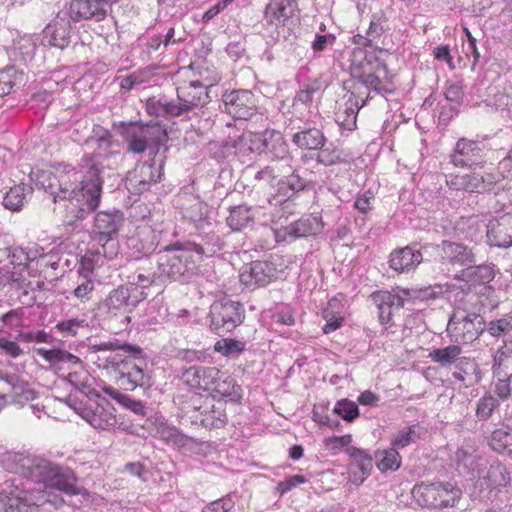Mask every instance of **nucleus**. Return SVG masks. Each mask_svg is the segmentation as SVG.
Listing matches in <instances>:
<instances>
[{
    "mask_svg": "<svg viewBox=\"0 0 512 512\" xmlns=\"http://www.w3.org/2000/svg\"><path fill=\"white\" fill-rule=\"evenodd\" d=\"M1 463L7 471L33 483L43 484L69 496L81 494L82 489L77 485L78 477L74 471L44 457L30 452L7 451L2 455Z\"/></svg>",
    "mask_w": 512,
    "mask_h": 512,
    "instance_id": "f257e3e1",
    "label": "nucleus"
},
{
    "mask_svg": "<svg viewBox=\"0 0 512 512\" xmlns=\"http://www.w3.org/2000/svg\"><path fill=\"white\" fill-rule=\"evenodd\" d=\"M90 350L122 352L108 357L106 361L118 375L117 381L124 390L133 391L140 388L147 391L152 387V376L147 369L148 357L140 346L114 339L92 344Z\"/></svg>",
    "mask_w": 512,
    "mask_h": 512,
    "instance_id": "f03ea898",
    "label": "nucleus"
},
{
    "mask_svg": "<svg viewBox=\"0 0 512 512\" xmlns=\"http://www.w3.org/2000/svg\"><path fill=\"white\" fill-rule=\"evenodd\" d=\"M102 166L92 164L84 175L79 174L77 181L68 182L63 194H60L70 222L86 218L100 204L103 178Z\"/></svg>",
    "mask_w": 512,
    "mask_h": 512,
    "instance_id": "7ed1b4c3",
    "label": "nucleus"
},
{
    "mask_svg": "<svg viewBox=\"0 0 512 512\" xmlns=\"http://www.w3.org/2000/svg\"><path fill=\"white\" fill-rule=\"evenodd\" d=\"M113 129L127 143L126 151L137 155L151 148L157 157L161 146H164L168 140L165 125L158 121H119L113 123Z\"/></svg>",
    "mask_w": 512,
    "mask_h": 512,
    "instance_id": "20e7f679",
    "label": "nucleus"
},
{
    "mask_svg": "<svg viewBox=\"0 0 512 512\" xmlns=\"http://www.w3.org/2000/svg\"><path fill=\"white\" fill-rule=\"evenodd\" d=\"M123 223L124 215L118 209L103 210L96 214L92 226V235L93 239L101 246L97 250L98 255H103L109 260L118 255L119 242L117 236Z\"/></svg>",
    "mask_w": 512,
    "mask_h": 512,
    "instance_id": "39448f33",
    "label": "nucleus"
},
{
    "mask_svg": "<svg viewBox=\"0 0 512 512\" xmlns=\"http://www.w3.org/2000/svg\"><path fill=\"white\" fill-rule=\"evenodd\" d=\"M143 301L141 294L131 293L124 284L112 289L97 304L98 315L105 321L119 320L122 324L130 323L129 314Z\"/></svg>",
    "mask_w": 512,
    "mask_h": 512,
    "instance_id": "423d86ee",
    "label": "nucleus"
},
{
    "mask_svg": "<svg viewBox=\"0 0 512 512\" xmlns=\"http://www.w3.org/2000/svg\"><path fill=\"white\" fill-rule=\"evenodd\" d=\"M486 329V321L475 309L456 306L449 317L446 331L450 337L461 343H472Z\"/></svg>",
    "mask_w": 512,
    "mask_h": 512,
    "instance_id": "0eeeda50",
    "label": "nucleus"
},
{
    "mask_svg": "<svg viewBox=\"0 0 512 512\" xmlns=\"http://www.w3.org/2000/svg\"><path fill=\"white\" fill-rule=\"evenodd\" d=\"M183 242H175L160 247L157 259V266L160 275L178 281L184 278L196 267V259Z\"/></svg>",
    "mask_w": 512,
    "mask_h": 512,
    "instance_id": "6e6552de",
    "label": "nucleus"
},
{
    "mask_svg": "<svg viewBox=\"0 0 512 512\" xmlns=\"http://www.w3.org/2000/svg\"><path fill=\"white\" fill-rule=\"evenodd\" d=\"M167 151L168 147L165 146L158 159L154 156L151 162L138 163L132 171L128 172L125 185L131 193L143 194L150 189L152 184L161 180Z\"/></svg>",
    "mask_w": 512,
    "mask_h": 512,
    "instance_id": "1a4fd4ad",
    "label": "nucleus"
},
{
    "mask_svg": "<svg viewBox=\"0 0 512 512\" xmlns=\"http://www.w3.org/2000/svg\"><path fill=\"white\" fill-rule=\"evenodd\" d=\"M210 329L218 335L233 331L245 318L241 303L232 300L215 301L209 311Z\"/></svg>",
    "mask_w": 512,
    "mask_h": 512,
    "instance_id": "9d476101",
    "label": "nucleus"
},
{
    "mask_svg": "<svg viewBox=\"0 0 512 512\" xmlns=\"http://www.w3.org/2000/svg\"><path fill=\"white\" fill-rule=\"evenodd\" d=\"M69 12L59 11L45 26L41 34V44L64 50L77 39V30L72 26Z\"/></svg>",
    "mask_w": 512,
    "mask_h": 512,
    "instance_id": "9b49d317",
    "label": "nucleus"
},
{
    "mask_svg": "<svg viewBox=\"0 0 512 512\" xmlns=\"http://www.w3.org/2000/svg\"><path fill=\"white\" fill-rule=\"evenodd\" d=\"M250 149L257 154L269 155L273 160L291 162L289 146L283 134L275 129H266L250 136Z\"/></svg>",
    "mask_w": 512,
    "mask_h": 512,
    "instance_id": "f8f14e48",
    "label": "nucleus"
},
{
    "mask_svg": "<svg viewBox=\"0 0 512 512\" xmlns=\"http://www.w3.org/2000/svg\"><path fill=\"white\" fill-rule=\"evenodd\" d=\"M0 497V512H39V506L46 502V492L42 489L24 487L7 491Z\"/></svg>",
    "mask_w": 512,
    "mask_h": 512,
    "instance_id": "ddd939ff",
    "label": "nucleus"
},
{
    "mask_svg": "<svg viewBox=\"0 0 512 512\" xmlns=\"http://www.w3.org/2000/svg\"><path fill=\"white\" fill-rule=\"evenodd\" d=\"M29 176L38 188L43 189L52 197L53 202H57L62 200L60 194H63L68 182L78 180L79 172L74 168L58 170L57 173L50 170H37L31 172Z\"/></svg>",
    "mask_w": 512,
    "mask_h": 512,
    "instance_id": "4468645a",
    "label": "nucleus"
},
{
    "mask_svg": "<svg viewBox=\"0 0 512 512\" xmlns=\"http://www.w3.org/2000/svg\"><path fill=\"white\" fill-rule=\"evenodd\" d=\"M277 266L269 260H256L243 266L239 279L249 289L264 287L278 278Z\"/></svg>",
    "mask_w": 512,
    "mask_h": 512,
    "instance_id": "2eb2a0df",
    "label": "nucleus"
},
{
    "mask_svg": "<svg viewBox=\"0 0 512 512\" xmlns=\"http://www.w3.org/2000/svg\"><path fill=\"white\" fill-rule=\"evenodd\" d=\"M220 109L239 120H248L257 112L254 95L249 90H233L223 94Z\"/></svg>",
    "mask_w": 512,
    "mask_h": 512,
    "instance_id": "dca6fc26",
    "label": "nucleus"
},
{
    "mask_svg": "<svg viewBox=\"0 0 512 512\" xmlns=\"http://www.w3.org/2000/svg\"><path fill=\"white\" fill-rule=\"evenodd\" d=\"M485 145L476 140L460 138L455 145L450 161L456 167L476 168L486 163Z\"/></svg>",
    "mask_w": 512,
    "mask_h": 512,
    "instance_id": "f3484780",
    "label": "nucleus"
},
{
    "mask_svg": "<svg viewBox=\"0 0 512 512\" xmlns=\"http://www.w3.org/2000/svg\"><path fill=\"white\" fill-rule=\"evenodd\" d=\"M286 129L291 133L292 143L303 150L322 149L327 142L324 132L309 122L291 120Z\"/></svg>",
    "mask_w": 512,
    "mask_h": 512,
    "instance_id": "a211bd4d",
    "label": "nucleus"
},
{
    "mask_svg": "<svg viewBox=\"0 0 512 512\" xmlns=\"http://www.w3.org/2000/svg\"><path fill=\"white\" fill-rule=\"evenodd\" d=\"M386 73V65L380 62L378 59L375 60L374 65L371 62H367L362 65L361 69L354 68L352 75L356 79L353 85L354 89L365 88L370 92H375L384 96L387 93H391L389 89L380 79V73Z\"/></svg>",
    "mask_w": 512,
    "mask_h": 512,
    "instance_id": "6ab92c4d",
    "label": "nucleus"
},
{
    "mask_svg": "<svg viewBox=\"0 0 512 512\" xmlns=\"http://www.w3.org/2000/svg\"><path fill=\"white\" fill-rule=\"evenodd\" d=\"M106 2L100 0H72L69 5V16L75 22L93 21L101 22L107 18L115 23L114 18L110 15L112 12L107 7Z\"/></svg>",
    "mask_w": 512,
    "mask_h": 512,
    "instance_id": "aec40b11",
    "label": "nucleus"
},
{
    "mask_svg": "<svg viewBox=\"0 0 512 512\" xmlns=\"http://www.w3.org/2000/svg\"><path fill=\"white\" fill-rule=\"evenodd\" d=\"M286 166L290 173L277 181L276 192L273 195V199L279 203L295 199L299 193L305 191L309 186V181L300 175L298 169L292 168L290 162H287Z\"/></svg>",
    "mask_w": 512,
    "mask_h": 512,
    "instance_id": "412c9836",
    "label": "nucleus"
},
{
    "mask_svg": "<svg viewBox=\"0 0 512 512\" xmlns=\"http://www.w3.org/2000/svg\"><path fill=\"white\" fill-rule=\"evenodd\" d=\"M486 228L487 243L498 248L512 246V214L507 213L489 222Z\"/></svg>",
    "mask_w": 512,
    "mask_h": 512,
    "instance_id": "4be33fe9",
    "label": "nucleus"
},
{
    "mask_svg": "<svg viewBox=\"0 0 512 512\" xmlns=\"http://www.w3.org/2000/svg\"><path fill=\"white\" fill-rule=\"evenodd\" d=\"M198 239V242H183L182 246L186 247V250H189L191 254L194 253L193 256L197 262L202 260L204 257H212L224 246V242L221 237L212 230L200 232L198 234Z\"/></svg>",
    "mask_w": 512,
    "mask_h": 512,
    "instance_id": "5701e85b",
    "label": "nucleus"
},
{
    "mask_svg": "<svg viewBox=\"0 0 512 512\" xmlns=\"http://www.w3.org/2000/svg\"><path fill=\"white\" fill-rule=\"evenodd\" d=\"M372 303L377 309V316L380 324L387 328L391 324L393 317V308H401L404 305V300L389 291H376L370 295Z\"/></svg>",
    "mask_w": 512,
    "mask_h": 512,
    "instance_id": "b1692460",
    "label": "nucleus"
},
{
    "mask_svg": "<svg viewBox=\"0 0 512 512\" xmlns=\"http://www.w3.org/2000/svg\"><path fill=\"white\" fill-rule=\"evenodd\" d=\"M345 452L352 460L349 477L352 483L360 485L370 475L372 470V456L365 450L357 447H348Z\"/></svg>",
    "mask_w": 512,
    "mask_h": 512,
    "instance_id": "393cba45",
    "label": "nucleus"
},
{
    "mask_svg": "<svg viewBox=\"0 0 512 512\" xmlns=\"http://www.w3.org/2000/svg\"><path fill=\"white\" fill-rule=\"evenodd\" d=\"M325 227L318 214H306L284 228V234L292 238H304L320 234Z\"/></svg>",
    "mask_w": 512,
    "mask_h": 512,
    "instance_id": "a878e982",
    "label": "nucleus"
},
{
    "mask_svg": "<svg viewBox=\"0 0 512 512\" xmlns=\"http://www.w3.org/2000/svg\"><path fill=\"white\" fill-rule=\"evenodd\" d=\"M423 260L422 253L413 246L393 250L389 256V266L396 272L403 273L415 269Z\"/></svg>",
    "mask_w": 512,
    "mask_h": 512,
    "instance_id": "bb28decb",
    "label": "nucleus"
},
{
    "mask_svg": "<svg viewBox=\"0 0 512 512\" xmlns=\"http://www.w3.org/2000/svg\"><path fill=\"white\" fill-rule=\"evenodd\" d=\"M208 401L204 406L194 407L196 415L191 416L193 423H199L206 428H220L227 420L223 404L219 403L217 406Z\"/></svg>",
    "mask_w": 512,
    "mask_h": 512,
    "instance_id": "cd10ccee",
    "label": "nucleus"
},
{
    "mask_svg": "<svg viewBox=\"0 0 512 512\" xmlns=\"http://www.w3.org/2000/svg\"><path fill=\"white\" fill-rule=\"evenodd\" d=\"M177 98L182 101V106L192 110L204 107L210 101L207 87L200 81H192L187 87L177 89Z\"/></svg>",
    "mask_w": 512,
    "mask_h": 512,
    "instance_id": "c85d7f7f",
    "label": "nucleus"
},
{
    "mask_svg": "<svg viewBox=\"0 0 512 512\" xmlns=\"http://www.w3.org/2000/svg\"><path fill=\"white\" fill-rule=\"evenodd\" d=\"M296 10V0H271L265 7L264 18L269 25H284Z\"/></svg>",
    "mask_w": 512,
    "mask_h": 512,
    "instance_id": "c756f323",
    "label": "nucleus"
},
{
    "mask_svg": "<svg viewBox=\"0 0 512 512\" xmlns=\"http://www.w3.org/2000/svg\"><path fill=\"white\" fill-rule=\"evenodd\" d=\"M502 177V174L494 171V169H488L481 172L473 171L468 173V192H490Z\"/></svg>",
    "mask_w": 512,
    "mask_h": 512,
    "instance_id": "7c9ffc66",
    "label": "nucleus"
},
{
    "mask_svg": "<svg viewBox=\"0 0 512 512\" xmlns=\"http://www.w3.org/2000/svg\"><path fill=\"white\" fill-rule=\"evenodd\" d=\"M441 250L443 258L452 264L469 266L475 263L472 250L463 244L444 240L441 243Z\"/></svg>",
    "mask_w": 512,
    "mask_h": 512,
    "instance_id": "2f4dec72",
    "label": "nucleus"
},
{
    "mask_svg": "<svg viewBox=\"0 0 512 512\" xmlns=\"http://www.w3.org/2000/svg\"><path fill=\"white\" fill-rule=\"evenodd\" d=\"M36 51V42L31 37H22L14 41L9 55L15 64L29 66L34 61Z\"/></svg>",
    "mask_w": 512,
    "mask_h": 512,
    "instance_id": "473e14b6",
    "label": "nucleus"
},
{
    "mask_svg": "<svg viewBox=\"0 0 512 512\" xmlns=\"http://www.w3.org/2000/svg\"><path fill=\"white\" fill-rule=\"evenodd\" d=\"M486 442L493 451L512 459V429L496 428L486 437Z\"/></svg>",
    "mask_w": 512,
    "mask_h": 512,
    "instance_id": "72a5a7b5",
    "label": "nucleus"
},
{
    "mask_svg": "<svg viewBox=\"0 0 512 512\" xmlns=\"http://www.w3.org/2000/svg\"><path fill=\"white\" fill-rule=\"evenodd\" d=\"M36 352L52 366L68 364L69 367H82V361L80 360L79 357L60 348H38Z\"/></svg>",
    "mask_w": 512,
    "mask_h": 512,
    "instance_id": "f704fd0d",
    "label": "nucleus"
},
{
    "mask_svg": "<svg viewBox=\"0 0 512 512\" xmlns=\"http://www.w3.org/2000/svg\"><path fill=\"white\" fill-rule=\"evenodd\" d=\"M24 74L16 68V65H9L0 70V97L14 92L23 83Z\"/></svg>",
    "mask_w": 512,
    "mask_h": 512,
    "instance_id": "c9c22d12",
    "label": "nucleus"
},
{
    "mask_svg": "<svg viewBox=\"0 0 512 512\" xmlns=\"http://www.w3.org/2000/svg\"><path fill=\"white\" fill-rule=\"evenodd\" d=\"M437 509L454 507L462 497V490L451 482H437Z\"/></svg>",
    "mask_w": 512,
    "mask_h": 512,
    "instance_id": "e433bc0d",
    "label": "nucleus"
},
{
    "mask_svg": "<svg viewBox=\"0 0 512 512\" xmlns=\"http://www.w3.org/2000/svg\"><path fill=\"white\" fill-rule=\"evenodd\" d=\"M412 495L419 506L437 509V482L416 484L412 489Z\"/></svg>",
    "mask_w": 512,
    "mask_h": 512,
    "instance_id": "4c0bfd02",
    "label": "nucleus"
},
{
    "mask_svg": "<svg viewBox=\"0 0 512 512\" xmlns=\"http://www.w3.org/2000/svg\"><path fill=\"white\" fill-rule=\"evenodd\" d=\"M367 100L368 96L362 98L360 95L355 97L354 101L351 98L349 99L351 105L347 106L343 112H339L336 118V122L342 129L352 131L356 127L357 113L366 104Z\"/></svg>",
    "mask_w": 512,
    "mask_h": 512,
    "instance_id": "58836bf2",
    "label": "nucleus"
},
{
    "mask_svg": "<svg viewBox=\"0 0 512 512\" xmlns=\"http://www.w3.org/2000/svg\"><path fill=\"white\" fill-rule=\"evenodd\" d=\"M9 265L14 269L23 270L28 263L36 260L38 257V247L25 250L22 247H9L5 249Z\"/></svg>",
    "mask_w": 512,
    "mask_h": 512,
    "instance_id": "ea45409f",
    "label": "nucleus"
},
{
    "mask_svg": "<svg viewBox=\"0 0 512 512\" xmlns=\"http://www.w3.org/2000/svg\"><path fill=\"white\" fill-rule=\"evenodd\" d=\"M253 221L252 207L246 204L229 208V215L226 223L232 231H241Z\"/></svg>",
    "mask_w": 512,
    "mask_h": 512,
    "instance_id": "a19ab883",
    "label": "nucleus"
},
{
    "mask_svg": "<svg viewBox=\"0 0 512 512\" xmlns=\"http://www.w3.org/2000/svg\"><path fill=\"white\" fill-rule=\"evenodd\" d=\"M462 354V348L458 344H452L444 348L434 349L429 353V358L432 362L439 364L442 367L456 364Z\"/></svg>",
    "mask_w": 512,
    "mask_h": 512,
    "instance_id": "79ce46f5",
    "label": "nucleus"
},
{
    "mask_svg": "<svg viewBox=\"0 0 512 512\" xmlns=\"http://www.w3.org/2000/svg\"><path fill=\"white\" fill-rule=\"evenodd\" d=\"M213 392L222 397L228 398L232 402H240L243 396L241 386L236 383L234 378L226 375L225 373H222Z\"/></svg>",
    "mask_w": 512,
    "mask_h": 512,
    "instance_id": "37998d69",
    "label": "nucleus"
},
{
    "mask_svg": "<svg viewBox=\"0 0 512 512\" xmlns=\"http://www.w3.org/2000/svg\"><path fill=\"white\" fill-rule=\"evenodd\" d=\"M455 365L458 371H454L452 376L457 381L463 383L466 381L470 383L480 381V369L473 359L463 357Z\"/></svg>",
    "mask_w": 512,
    "mask_h": 512,
    "instance_id": "c03bdc74",
    "label": "nucleus"
},
{
    "mask_svg": "<svg viewBox=\"0 0 512 512\" xmlns=\"http://www.w3.org/2000/svg\"><path fill=\"white\" fill-rule=\"evenodd\" d=\"M208 212L209 210L206 204L195 201L184 209V217L192 222L197 229L205 230L206 226H211Z\"/></svg>",
    "mask_w": 512,
    "mask_h": 512,
    "instance_id": "a18cd8bd",
    "label": "nucleus"
},
{
    "mask_svg": "<svg viewBox=\"0 0 512 512\" xmlns=\"http://www.w3.org/2000/svg\"><path fill=\"white\" fill-rule=\"evenodd\" d=\"M103 392L115 400L119 405L132 411L134 414L139 416L145 415L146 409L141 401L134 400L130 396L121 393L119 390L111 386L104 387Z\"/></svg>",
    "mask_w": 512,
    "mask_h": 512,
    "instance_id": "49530a36",
    "label": "nucleus"
},
{
    "mask_svg": "<svg viewBox=\"0 0 512 512\" xmlns=\"http://www.w3.org/2000/svg\"><path fill=\"white\" fill-rule=\"evenodd\" d=\"M84 418L91 426L100 430H109L116 424L115 416L102 406H97L94 410L88 411Z\"/></svg>",
    "mask_w": 512,
    "mask_h": 512,
    "instance_id": "de8ad7c7",
    "label": "nucleus"
},
{
    "mask_svg": "<svg viewBox=\"0 0 512 512\" xmlns=\"http://www.w3.org/2000/svg\"><path fill=\"white\" fill-rule=\"evenodd\" d=\"M156 275L155 273L144 274L141 272L134 273L129 276V280L124 285L129 288L131 293H136V295L141 294L143 300L148 297L147 289L153 285L155 282Z\"/></svg>",
    "mask_w": 512,
    "mask_h": 512,
    "instance_id": "09e8293b",
    "label": "nucleus"
},
{
    "mask_svg": "<svg viewBox=\"0 0 512 512\" xmlns=\"http://www.w3.org/2000/svg\"><path fill=\"white\" fill-rule=\"evenodd\" d=\"M500 406L499 400L491 393L480 397L475 405V416L479 421H488Z\"/></svg>",
    "mask_w": 512,
    "mask_h": 512,
    "instance_id": "8fccbe9b",
    "label": "nucleus"
},
{
    "mask_svg": "<svg viewBox=\"0 0 512 512\" xmlns=\"http://www.w3.org/2000/svg\"><path fill=\"white\" fill-rule=\"evenodd\" d=\"M484 479L487 480V484L490 488L505 487L511 481L510 472L506 466L500 462L490 465Z\"/></svg>",
    "mask_w": 512,
    "mask_h": 512,
    "instance_id": "3c124183",
    "label": "nucleus"
},
{
    "mask_svg": "<svg viewBox=\"0 0 512 512\" xmlns=\"http://www.w3.org/2000/svg\"><path fill=\"white\" fill-rule=\"evenodd\" d=\"M463 277L472 282L486 284L491 282L495 277L493 265H469L462 272Z\"/></svg>",
    "mask_w": 512,
    "mask_h": 512,
    "instance_id": "603ef678",
    "label": "nucleus"
},
{
    "mask_svg": "<svg viewBox=\"0 0 512 512\" xmlns=\"http://www.w3.org/2000/svg\"><path fill=\"white\" fill-rule=\"evenodd\" d=\"M375 458L376 466L381 472L388 470L396 471L401 466V456L393 447L376 452Z\"/></svg>",
    "mask_w": 512,
    "mask_h": 512,
    "instance_id": "864d4df0",
    "label": "nucleus"
},
{
    "mask_svg": "<svg viewBox=\"0 0 512 512\" xmlns=\"http://www.w3.org/2000/svg\"><path fill=\"white\" fill-rule=\"evenodd\" d=\"M156 435L168 444H173L178 447L185 446L188 437L181 433L176 427L170 426L166 423H159L156 427Z\"/></svg>",
    "mask_w": 512,
    "mask_h": 512,
    "instance_id": "5fc2aeb1",
    "label": "nucleus"
},
{
    "mask_svg": "<svg viewBox=\"0 0 512 512\" xmlns=\"http://www.w3.org/2000/svg\"><path fill=\"white\" fill-rule=\"evenodd\" d=\"M420 438L418 425L413 424L401 429L395 434L391 440V445L397 451L403 449Z\"/></svg>",
    "mask_w": 512,
    "mask_h": 512,
    "instance_id": "6e6d98bb",
    "label": "nucleus"
},
{
    "mask_svg": "<svg viewBox=\"0 0 512 512\" xmlns=\"http://www.w3.org/2000/svg\"><path fill=\"white\" fill-rule=\"evenodd\" d=\"M90 380L86 372L78 373L77 371L71 372L67 376V381L79 392L83 393L89 399L99 397L98 392L91 388L88 384Z\"/></svg>",
    "mask_w": 512,
    "mask_h": 512,
    "instance_id": "4d7b16f0",
    "label": "nucleus"
},
{
    "mask_svg": "<svg viewBox=\"0 0 512 512\" xmlns=\"http://www.w3.org/2000/svg\"><path fill=\"white\" fill-rule=\"evenodd\" d=\"M339 301L332 299L328 302L327 307L323 310V318L326 320V324L322 330L325 334L332 333L342 326L343 317L335 316V310L339 308Z\"/></svg>",
    "mask_w": 512,
    "mask_h": 512,
    "instance_id": "13d9d810",
    "label": "nucleus"
},
{
    "mask_svg": "<svg viewBox=\"0 0 512 512\" xmlns=\"http://www.w3.org/2000/svg\"><path fill=\"white\" fill-rule=\"evenodd\" d=\"M214 349L223 356L234 357L245 351L246 342L233 338H223L216 342Z\"/></svg>",
    "mask_w": 512,
    "mask_h": 512,
    "instance_id": "bf43d9fd",
    "label": "nucleus"
},
{
    "mask_svg": "<svg viewBox=\"0 0 512 512\" xmlns=\"http://www.w3.org/2000/svg\"><path fill=\"white\" fill-rule=\"evenodd\" d=\"M25 200V186L16 185L8 192H6L3 198V205L6 209L11 211H19L23 207Z\"/></svg>",
    "mask_w": 512,
    "mask_h": 512,
    "instance_id": "052dcab7",
    "label": "nucleus"
},
{
    "mask_svg": "<svg viewBox=\"0 0 512 512\" xmlns=\"http://www.w3.org/2000/svg\"><path fill=\"white\" fill-rule=\"evenodd\" d=\"M387 22V17L383 11H378L372 14L369 28L366 32L367 37L365 38L366 42L364 45H368L373 40L379 38L384 32V23Z\"/></svg>",
    "mask_w": 512,
    "mask_h": 512,
    "instance_id": "680f3d73",
    "label": "nucleus"
},
{
    "mask_svg": "<svg viewBox=\"0 0 512 512\" xmlns=\"http://www.w3.org/2000/svg\"><path fill=\"white\" fill-rule=\"evenodd\" d=\"M333 413L344 421L353 422L359 416V408L355 402L345 398L336 402Z\"/></svg>",
    "mask_w": 512,
    "mask_h": 512,
    "instance_id": "e2e57ef3",
    "label": "nucleus"
},
{
    "mask_svg": "<svg viewBox=\"0 0 512 512\" xmlns=\"http://www.w3.org/2000/svg\"><path fill=\"white\" fill-rule=\"evenodd\" d=\"M492 337H502L512 331V315L507 314L501 318L486 323L485 329Z\"/></svg>",
    "mask_w": 512,
    "mask_h": 512,
    "instance_id": "0e129e2a",
    "label": "nucleus"
},
{
    "mask_svg": "<svg viewBox=\"0 0 512 512\" xmlns=\"http://www.w3.org/2000/svg\"><path fill=\"white\" fill-rule=\"evenodd\" d=\"M88 327V323L85 319L70 318L59 321L55 329L62 334L64 337H75L80 329Z\"/></svg>",
    "mask_w": 512,
    "mask_h": 512,
    "instance_id": "69168bd1",
    "label": "nucleus"
},
{
    "mask_svg": "<svg viewBox=\"0 0 512 512\" xmlns=\"http://www.w3.org/2000/svg\"><path fill=\"white\" fill-rule=\"evenodd\" d=\"M511 355L512 348H510L507 342L505 341L504 345L497 350L494 356L492 365V372L494 376H501L502 373H508L507 371H505L504 366H506V362L510 360Z\"/></svg>",
    "mask_w": 512,
    "mask_h": 512,
    "instance_id": "338daca9",
    "label": "nucleus"
},
{
    "mask_svg": "<svg viewBox=\"0 0 512 512\" xmlns=\"http://www.w3.org/2000/svg\"><path fill=\"white\" fill-rule=\"evenodd\" d=\"M496 380L493 383L494 393L496 398L500 400H507L512 393L511 378L512 374L502 373L501 376H494Z\"/></svg>",
    "mask_w": 512,
    "mask_h": 512,
    "instance_id": "774afa93",
    "label": "nucleus"
}]
</instances>
